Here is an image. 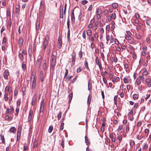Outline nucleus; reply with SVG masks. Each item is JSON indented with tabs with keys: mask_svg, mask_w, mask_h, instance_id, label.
<instances>
[{
	"mask_svg": "<svg viewBox=\"0 0 151 151\" xmlns=\"http://www.w3.org/2000/svg\"><path fill=\"white\" fill-rule=\"evenodd\" d=\"M144 132L145 133L147 134V136L149 132V129H145Z\"/></svg>",
	"mask_w": 151,
	"mask_h": 151,
	"instance_id": "5fc2aeb1",
	"label": "nucleus"
},
{
	"mask_svg": "<svg viewBox=\"0 0 151 151\" xmlns=\"http://www.w3.org/2000/svg\"><path fill=\"white\" fill-rule=\"evenodd\" d=\"M62 115V113L60 111L59 113L58 116V119L59 120L61 118Z\"/></svg>",
	"mask_w": 151,
	"mask_h": 151,
	"instance_id": "8fccbe9b",
	"label": "nucleus"
},
{
	"mask_svg": "<svg viewBox=\"0 0 151 151\" xmlns=\"http://www.w3.org/2000/svg\"><path fill=\"white\" fill-rule=\"evenodd\" d=\"M37 79H33V81L32 82V89H34L35 88L36 86V82Z\"/></svg>",
	"mask_w": 151,
	"mask_h": 151,
	"instance_id": "6ab92c4d",
	"label": "nucleus"
},
{
	"mask_svg": "<svg viewBox=\"0 0 151 151\" xmlns=\"http://www.w3.org/2000/svg\"><path fill=\"white\" fill-rule=\"evenodd\" d=\"M33 111L31 109L29 113L28 120L29 122H30L33 118Z\"/></svg>",
	"mask_w": 151,
	"mask_h": 151,
	"instance_id": "423d86ee",
	"label": "nucleus"
},
{
	"mask_svg": "<svg viewBox=\"0 0 151 151\" xmlns=\"http://www.w3.org/2000/svg\"><path fill=\"white\" fill-rule=\"evenodd\" d=\"M143 138L142 134L141 135H138L137 137V138L138 140H140Z\"/></svg>",
	"mask_w": 151,
	"mask_h": 151,
	"instance_id": "ea45409f",
	"label": "nucleus"
},
{
	"mask_svg": "<svg viewBox=\"0 0 151 151\" xmlns=\"http://www.w3.org/2000/svg\"><path fill=\"white\" fill-rule=\"evenodd\" d=\"M110 20H111V18L113 19H115L116 18V14L115 13H113L112 14L111 16H110Z\"/></svg>",
	"mask_w": 151,
	"mask_h": 151,
	"instance_id": "473e14b6",
	"label": "nucleus"
},
{
	"mask_svg": "<svg viewBox=\"0 0 151 151\" xmlns=\"http://www.w3.org/2000/svg\"><path fill=\"white\" fill-rule=\"evenodd\" d=\"M9 110L10 111V114H12L14 112L13 107L12 106H10Z\"/></svg>",
	"mask_w": 151,
	"mask_h": 151,
	"instance_id": "a19ab883",
	"label": "nucleus"
},
{
	"mask_svg": "<svg viewBox=\"0 0 151 151\" xmlns=\"http://www.w3.org/2000/svg\"><path fill=\"white\" fill-rule=\"evenodd\" d=\"M64 140L63 139H62V141L60 143V145L63 148L64 147Z\"/></svg>",
	"mask_w": 151,
	"mask_h": 151,
	"instance_id": "603ef678",
	"label": "nucleus"
},
{
	"mask_svg": "<svg viewBox=\"0 0 151 151\" xmlns=\"http://www.w3.org/2000/svg\"><path fill=\"white\" fill-rule=\"evenodd\" d=\"M76 60V55H72V66L74 65Z\"/></svg>",
	"mask_w": 151,
	"mask_h": 151,
	"instance_id": "4468645a",
	"label": "nucleus"
},
{
	"mask_svg": "<svg viewBox=\"0 0 151 151\" xmlns=\"http://www.w3.org/2000/svg\"><path fill=\"white\" fill-rule=\"evenodd\" d=\"M146 22L147 24L150 25V24L151 23V19L147 17L146 19Z\"/></svg>",
	"mask_w": 151,
	"mask_h": 151,
	"instance_id": "aec40b11",
	"label": "nucleus"
},
{
	"mask_svg": "<svg viewBox=\"0 0 151 151\" xmlns=\"http://www.w3.org/2000/svg\"><path fill=\"white\" fill-rule=\"evenodd\" d=\"M72 77V76H69L67 77L66 78H65V81H69L71 78Z\"/></svg>",
	"mask_w": 151,
	"mask_h": 151,
	"instance_id": "49530a36",
	"label": "nucleus"
},
{
	"mask_svg": "<svg viewBox=\"0 0 151 151\" xmlns=\"http://www.w3.org/2000/svg\"><path fill=\"white\" fill-rule=\"evenodd\" d=\"M84 65L86 68L87 69L89 70V68L88 66V63L86 61H85Z\"/></svg>",
	"mask_w": 151,
	"mask_h": 151,
	"instance_id": "c03bdc74",
	"label": "nucleus"
},
{
	"mask_svg": "<svg viewBox=\"0 0 151 151\" xmlns=\"http://www.w3.org/2000/svg\"><path fill=\"white\" fill-rule=\"evenodd\" d=\"M78 55H79L80 58L81 59L83 57V52H82L81 50H80L79 52Z\"/></svg>",
	"mask_w": 151,
	"mask_h": 151,
	"instance_id": "a18cd8bd",
	"label": "nucleus"
},
{
	"mask_svg": "<svg viewBox=\"0 0 151 151\" xmlns=\"http://www.w3.org/2000/svg\"><path fill=\"white\" fill-rule=\"evenodd\" d=\"M21 53L22 54H24V55H27V52L25 50H24V49H23L22 50Z\"/></svg>",
	"mask_w": 151,
	"mask_h": 151,
	"instance_id": "0e129e2a",
	"label": "nucleus"
},
{
	"mask_svg": "<svg viewBox=\"0 0 151 151\" xmlns=\"http://www.w3.org/2000/svg\"><path fill=\"white\" fill-rule=\"evenodd\" d=\"M144 79V77L143 76H139L136 80V82L137 85H139L141 83V80H142L143 81Z\"/></svg>",
	"mask_w": 151,
	"mask_h": 151,
	"instance_id": "f03ea898",
	"label": "nucleus"
},
{
	"mask_svg": "<svg viewBox=\"0 0 151 151\" xmlns=\"http://www.w3.org/2000/svg\"><path fill=\"white\" fill-rule=\"evenodd\" d=\"M68 30L67 33V38L68 41H69L70 40V29H68Z\"/></svg>",
	"mask_w": 151,
	"mask_h": 151,
	"instance_id": "c756f323",
	"label": "nucleus"
},
{
	"mask_svg": "<svg viewBox=\"0 0 151 151\" xmlns=\"http://www.w3.org/2000/svg\"><path fill=\"white\" fill-rule=\"evenodd\" d=\"M101 13V10L99 9H98L96 11V18L98 19H100L101 17L100 14Z\"/></svg>",
	"mask_w": 151,
	"mask_h": 151,
	"instance_id": "9d476101",
	"label": "nucleus"
},
{
	"mask_svg": "<svg viewBox=\"0 0 151 151\" xmlns=\"http://www.w3.org/2000/svg\"><path fill=\"white\" fill-rule=\"evenodd\" d=\"M98 22H96L94 24L93 26V28L94 30H96L97 28L98 25Z\"/></svg>",
	"mask_w": 151,
	"mask_h": 151,
	"instance_id": "bb28decb",
	"label": "nucleus"
},
{
	"mask_svg": "<svg viewBox=\"0 0 151 151\" xmlns=\"http://www.w3.org/2000/svg\"><path fill=\"white\" fill-rule=\"evenodd\" d=\"M41 62V57H40V58H38L37 59L36 63V66L37 68H40Z\"/></svg>",
	"mask_w": 151,
	"mask_h": 151,
	"instance_id": "0eeeda50",
	"label": "nucleus"
},
{
	"mask_svg": "<svg viewBox=\"0 0 151 151\" xmlns=\"http://www.w3.org/2000/svg\"><path fill=\"white\" fill-rule=\"evenodd\" d=\"M22 68L23 70L24 71L26 69V66L25 62H23L22 64Z\"/></svg>",
	"mask_w": 151,
	"mask_h": 151,
	"instance_id": "58836bf2",
	"label": "nucleus"
},
{
	"mask_svg": "<svg viewBox=\"0 0 151 151\" xmlns=\"http://www.w3.org/2000/svg\"><path fill=\"white\" fill-rule=\"evenodd\" d=\"M38 143L37 141H35L33 143V148H35L37 147L38 145Z\"/></svg>",
	"mask_w": 151,
	"mask_h": 151,
	"instance_id": "a878e982",
	"label": "nucleus"
},
{
	"mask_svg": "<svg viewBox=\"0 0 151 151\" xmlns=\"http://www.w3.org/2000/svg\"><path fill=\"white\" fill-rule=\"evenodd\" d=\"M49 38L47 35L45 36V39L43 43V45H46L48 46Z\"/></svg>",
	"mask_w": 151,
	"mask_h": 151,
	"instance_id": "6e6552de",
	"label": "nucleus"
},
{
	"mask_svg": "<svg viewBox=\"0 0 151 151\" xmlns=\"http://www.w3.org/2000/svg\"><path fill=\"white\" fill-rule=\"evenodd\" d=\"M6 114H8L10 115L11 114H10V111L9 108L7 109L6 110Z\"/></svg>",
	"mask_w": 151,
	"mask_h": 151,
	"instance_id": "13d9d810",
	"label": "nucleus"
},
{
	"mask_svg": "<svg viewBox=\"0 0 151 151\" xmlns=\"http://www.w3.org/2000/svg\"><path fill=\"white\" fill-rule=\"evenodd\" d=\"M106 44H109V41L110 40L109 36V35H106Z\"/></svg>",
	"mask_w": 151,
	"mask_h": 151,
	"instance_id": "c9c22d12",
	"label": "nucleus"
},
{
	"mask_svg": "<svg viewBox=\"0 0 151 151\" xmlns=\"http://www.w3.org/2000/svg\"><path fill=\"white\" fill-rule=\"evenodd\" d=\"M48 67V64L47 63L46 61H44V63L43 65V69L45 70H46Z\"/></svg>",
	"mask_w": 151,
	"mask_h": 151,
	"instance_id": "dca6fc26",
	"label": "nucleus"
},
{
	"mask_svg": "<svg viewBox=\"0 0 151 151\" xmlns=\"http://www.w3.org/2000/svg\"><path fill=\"white\" fill-rule=\"evenodd\" d=\"M53 129V127H52L51 126H50L49 127L48 129V132L49 133H51Z\"/></svg>",
	"mask_w": 151,
	"mask_h": 151,
	"instance_id": "79ce46f5",
	"label": "nucleus"
},
{
	"mask_svg": "<svg viewBox=\"0 0 151 151\" xmlns=\"http://www.w3.org/2000/svg\"><path fill=\"white\" fill-rule=\"evenodd\" d=\"M58 43L59 44V46L60 47L62 46V38L61 36H59L58 37Z\"/></svg>",
	"mask_w": 151,
	"mask_h": 151,
	"instance_id": "ddd939ff",
	"label": "nucleus"
},
{
	"mask_svg": "<svg viewBox=\"0 0 151 151\" xmlns=\"http://www.w3.org/2000/svg\"><path fill=\"white\" fill-rule=\"evenodd\" d=\"M70 21L68 18L67 22V25L68 29H70Z\"/></svg>",
	"mask_w": 151,
	"mask_h": 151,
	"instance_id": "3c124183",
	"label": "nucleus"
},
{
	"mask_svg": "<svg viewBox=\"0 0 151 151\" xmlns=\"http://www.w3.org/2000/svg\"><path fill=\"white\" fill-rule=\"evenodd\" d=\"M145 82L147 86L150 88L151 87V80L149 78H147L145 80Z\"/></svg>",
	"mask_w": 151,
	"mask_h": 151,
	"instance_id": "1a4fd4ad",
	"label": "nucleus"
},
{
	"mask_svg": "<svg viewBox=\"0 0 151 151\" xmlns=\"http://www.w3.org/2000/svg\"><path fill=\"white\" fill-rule=\"evenodd\" d=\"M22 129V127L21 126H19L18 127V130H17V132H21V131Z\"/></svg>",
	"mask_w": 151,
	"mask_h": 151,
	"instance_id": "864d4df0",
	"label": "nucleus"
},
{
	"mask_svg": "<svg viewBox=\"0 0 151 151\" xmlns=\"http://www.w3.org/2000/svg\"><path fill=\"white\" fill-rule=\"evenodd\" d=\"M91 97L90 96V95H89L88 96V100H87V104L88 105H89L90 104L91 101Z\"/></svg>",
	"mask_w": 151,
	"mask_h": 151,
	"instance_id": "72a5a7b5",
	"label": "nucleus"
},
{
	"mask_svg": "<svg viewBox=\"0 0 151 151\" xmlns=\"http://www.w3.org/2000/svg\"><path fill=\"white\" fill-rule=\"evenodd\" d=\"M112 6L114 8H116L118 7V5L117 4L114 3L112 4Z\"/></svg>",
	"mask_w": 151,
	"mask_h": 151,
	"instance_id": "6e6d98bb",
	"label": "nucleus"
},
{
	"mask_svg": "<svg viewBox=\"0 0 151 151\" xmlns=\"http://www.w3.org/2000/svg\"><path fill=\"white\" fill-rule=\"evenodd\" d=\"M114 42H115V44H116V45H119V41H118V40L116 38L115 39Z\"/></svg>",
	"mask_w": 151,
	"mask_h": 151,
	"instance_id": "052dcab7",
	"label": "nucleus"
},
{
	"mask_svg": "<svg viewBox=\"0 0 151 151\" xmlns=\"http://www.w3.org/2000/svg\"><path fill=\"white\" fill-rule=\"evenodd\" d=\"M41 102L42 103L40 105L39 111L40 113L42 112L44 110L45 105L44 99H42Z\"/></svg>",
	"mask_w": 151,
	"mask_h": 151,
	"instance_id": "7ed1b4c3",
	"label": "nucleus"
},
{
	"mask_svg": "<svg viewBox=\"0 0 151 151\" xmlns=\"http://www.w3.org/2000/svg\"><path fill=\"white\" fill-rule=\"evenodd\" d=\"M133 97L134 99L136 100L138 97V95L137 94H134L133 95Z\"/></svg>",
	"mask_w": 151,
	"mask_h": 151,
	"instance_id": "4c0bfd02",
	"label": "nucleus"
},
{
	"mask_svg": "<svg viewBox=\"0 0 151 151\" xmlns=\"http://www.w3.org/2000/svg\"><path fill=\"white\" fill-rule=\"evenodd\" d=\"M73 97V93H71L69 95V102L70 103L71 102Z\"/></svg>",
	"mask_w": 151,
	"mask_h": 151,
	"instance_id": "cd10ccee",
	"label": "nucleus"
},
{
	"mask_svg": "<svg viewBox=\"0 0 151 151\" xmlns=\"http://www.w3.org/2000/svg\"><path fill=\"white\" fill-rule=\"evenodd\" d=\"M72 23H74L75 21V17L74 13V10H72V12L71 16Z\"/></svg>",
	"mask_w": 151,
	"mask_h": 151,
	"instance_id": "f8f14e48",
	"label": "nucleus"
},
{
	"mask_svg": "<svg viewBox=\"0 0 151 151\" xmlns=\"http://www.w3.org/2000/svg\"><path fill=\"white\" fill-rule=\"evenodd\" d=\"M123 129V127L122 125L119 126L118 129H117V131L118 132H121L122 131V130Z\"/></svg>",
	"mask_w": 151,
	"mask_h": 151,
	"instance_id": "7c9ffc66",
	"label": "nucleus"
},
{
	"mask_svg": "<svg viewBox=\"0 0 151 151\" xmlns=\"http://www.w3.org/2000/svg\"><path fill=\"white\" fill-rule=\"evenodd\" d=\"M138 107V104L137 103H136L135 104L134 106V109H137Z\"/></svg>",
	"mask_w": 151,
	"mask_h": 151,
	"instance_id": "e2e57ef3",
	"label": "nucleus"
},
{
	"mask_svg": "<svg viewBox=\"0 0 151 151\" xmlns=\"http://www.w3.org/2000/svg\"><path fill=\"white\" fill-rule=\"evenodd\" d=\"M88 2V1L86 0H84L82 1V5H84L87 4Z\"/></svg>",
	"mask_w": 151,
	"mask_h": 151,
	"instance_id": "4d7b16f0",
	"label": "nucleus"
},
{
	"mask_svg": "<svg viewBox=\"0 0 151 151\" xmlns=\"http://www.w3.org/2000/svg\"><path fill=\"white\" fill-rule=\"evenodd\" d=\"M40 24V20H37L36 23V28L37 30L39 28Z\"/></svg>",
	"mask_w": 151,
	"mask_h": 151,
	"instance_id": "f3484780",
	"label": "nucleus"
},
{
	"mask_svg": "<svg viewBox=\"0 0 151 151\" xmlns=\"http://www.w3.org/2000/svg\"><path fill=\"white\" fill-rule=\"evenodd\" d=\"M123 81L124 83H127L128 82V80L127 78H124L123 79Z\"/></svg>",
	"mask_w": 151,
	"mask_h": 151,
	"instance_id": "680f3d73",
	"label": "nucleus"
},
{
	"mask_svg": "<svg viewBox=\"0 0 151 151\" xmlns=\"http://www.w3.org/2000/svg\"><path fill=\"white\" fill-rule=\"evenodd\" d=\"M16 131V129L14 127H11L9 131L10 132L12 133H13L14 134L15 133Z\"/></svg>",
	"mask_w": 151,
	"mask_h": 151,
	"instance_id": "a211bd4d",
	"label": "nucleus"
},
{
	"mask_svg": "<svg viewBox=\"0 0 151 151\" xmlns=\"http://www.w3.org/2000/svg\"><path fill=\"white\" fill-rule=\"evenodd\" d=\"M92 89V84L89 81L88 83V90L90 91Z\"/></svg>",
	"mask_w": 151,
	"mask_h": 151,
	"instance_id": "5701e85b",
	"label": "nucleus"
},
{
	"mask_svg": "<svg viewBox=\"0 0 151 151\" xmlns=\"http://www.w3.org/2000/svg\"><path fill=\"white\" fill-rule=\"evenodd\" d=\"M95 62L96 64L98 65L101 64V63L99 61V59L98 57H96V58Z\"/></svg>",
	"mask_w": 151,
	"mask_h": 151,
	"instance_id": "f704fd0d",
	"label": "nucleus"
},
{
	"mask_svg": "<svg viewBox=\"0 0 151 151\" xmlns=\"http://www.w3.org/2000/svg\"><path fill=\"white\" fill-rule=\"evenodd\" d=\"M6 15L9 17L11 16V14L10 10L9 9L7 10L6 11Z\"/></svg>",
	"mask_w": 151,
	"mask_h": 151,
	"instance_id": "de8ad7c7",
	"label": "nucleus"
},
{
	"mask_svg": "<svg viewBox=\"0 0 151 151\" xmlns=\"http://www.w3.org/2000/svg\"><path fill=\"white\" fill-rule=\"evenodd\" d=\"M126 132L127 133L129 130V128L128 125H127L126 127Z\"/></svg>",
	"mask_w": 151,
	"mask_h": 151,
	"instance_id": "69168bd1",
	"label": "nucleus"
},
{
	"mask_svg": "<svg viewBox=\"0 0 151 151\" xmlns=\"http://www.w3.org/2000/svg\"><path fill=\"white\" fill-rule=\"evenodd\" d=\"M9 73L8 69H6L4 70V77L6 79H8V76L9 75Z\"/></svg>",
	"mask_w": 151,
	"mask_h": 151,
	"instance_id": "39448f33",
	"label": "nucleus"
},
{
	"mask_svg": "<svg viewBox=\"0 0 151 151\" xmlns=\"http://www.w3.org/2000/svg\"><path fill=\"white\" fill-rule=\"evenodd\" d=\"M19 90V88L18 87H16L14 91V95L16 96Z\"/></svg>",
	"mask_w": 151,
	"mask_h": 151,
	"instance_id": "2f4dec72",
	"label": "nucleus"
},
{
	"mask_svg": "<svg viewBox=\"0 0 151 151\" xmlns=\"http://www.w3.org/2000/svg\"><path fill=\"white\" fill-rule=\"evenodd\" d=\"M82 37L83 38H84V39L86 38V32H85V31H84L83 33Z\"/></svg>",
	"mask_w": 151,
	"mask_h": 151,
	"instance_id": "338daca9",
	"label": "nucleus"
},
{
	"mask_svg": "<svg viewBox=\"0 0 151 151\" xmlns=\"http://www.w3.org/2000/svg\"><path fill=\"white\" fill-rule=\"evenodd\" d=\"M1 139L2 141V142L3 143H4L5 142V139L4 138V136L3 135L1 134Z\"/></svg>",
	"mask_w": 151,
	"mask_h": 151,
	"instance_id": "e433bc0d",
	"label": "nucleus"
},
{
	"mask_svg": "<svg viewBox=\"0 0 151 151\" xmlns=\"http://www.w3.org/2000/svg\"><path fill=\"white\" fill-rule=\"evenodd\" d=\"M141 36L139 34H137L136 38L138 39H140Z\"/></svg>",
	"mask_w": 151,
	"mask_h": 151,
	"instance_id": "774afa93",
	"label": "nucleus"
},
{
	"mask_svg": "<svg viewBox=\"0 0 151 151\" xmlns=\"http://www.w3.org/2000/svg\"><path fill=\"white\" fill-rule=\"evenodd\" d=\"M45 77L46 75L43 73V72L42 71H40V81L43 82Z\"/></svg>",
	"mask_w": 151,
	"mask_h": 151,
	"instance_id": "20e7f679",
	"label": "nucleus"
},
{
	"mask_svg": "<svg viewBox=\"0 0 151 151\" xmlns=\"http://www.w3.org/2000/svg\"><path fill=\"white\" fill-rule=\"evenodd\" d=\"M33 77V79H37L35 77V73L34 72H32L31 74V79H32V77Z\"/></svg>",
	"mask_w": 151,
	"mask_h": 151,
	"instance_id": "c85d7f7f",
	"label": "nucleus"
},
{
	"mask_svg": "<svg viewBox=\"0 0 151 151\" xmlns=\"http://www.w3.org/2000/svg\"><path fill=\"white\" fill-rule=\"evenodd\" d=\"M5 90L8 91H12V89L11 88H9V86H6L5 88Z\"/></svg>",
	"mask_w": 151,
	"mask_h": 151,
	"instance_id": "09e8293b",
	"label": "nucleus"
},
{
	"mask_svg": "<svg viewBox=\"0 0 151 151\" xmlns=\"http://www.w3.org/2000/svg\"><path fill=\"white\" fill-rule=\"evenodd\" d=\"M19 57L21 60L22 61L24 59V57L22 53H19Z\"/></svg>",
	"mask_w": 151,
	"mask_h": 151,
	"instance_id": "4be33fe9",
	"label": "nucleus"
},
{
	"mask_svg": "<svg viewBox=\"0 0 151 151\" xmlns=\"http://www.w3.org/2000/svg\"><path fill=\"white\" fill-rule=\"evenodd\" d=\"M64 124L63 122L61 123V126H60V130L61 131V130H62L64 128Z\"/></svg>",
	"mask_w": 151,
	"mask_h": 151,
	"instance_id": "37998d69",
	"label": "nucleus"
},
{
	"mask_svg": "<svg viewBox=\"0 0 151 151\" xmlns=\"http://www.w3.org/2000/svg\"><path fill=\"white\" fill-rule=\"evenodd\" d=\"M85 142L86 145H88L90 142L88 138L86 136L85 137Z\"/></svg>",
	"mask_w": 151,
	"mask_h": 151,
	"instance_id": "b1692460",
	"label": "nucleus"
},
{
	"mask_svg": "<svg viewBox=\"0 0 151 151\" xmlns=\"http://www.w3.org/2000/svg\"><path fill=\"white\" fill-rule=\"evenodd\" d=\"M56 57L52 54L51 58V60L50 63V67L54 70L56 65Z\"/></svg>",
	"mask_w": 151,
	"mask_h": 151,
	"instance_id": "f257e3e1",
	"label": "nucleus"
},
{
	"mask_svg": "<svg viewBox=\"0 0 151 151\" xmlns=\"http://www.w3.org/2000/svg\"><path fill=\"white\" fill-rule=\"evenodd\" d=\"M86 34L87 35L90 36L92 34L91 31L90 29H88L86 31Z\"/></svg>",
	"mask_w": 151,
	"mask_h": 151,
	"instance_id": "393cba45",
	"label": "nucleus"
},
{
	"mask_svg": "<svg viewBox=\"0 0 151 151\" xmlns=\"http://www.w3.org/2000/svg\"><path fill=\"white\" fill-rule=\"evenodd\" d=\"M8 94L7 93H6L4 95V99L5 101H7L8 100Z\"/></svg>",
	"mask_w": 151,
	"mask_h": 151,
	"instance_id": "412c9836",
	"label": "nucleus"
},
{
	"mask_svg": "<svg viewBox=\"0 0 151 151\" xmlns=\"http://www.w3.org/2000/svg\"><path fill=\"white\" fill-rule=\"evenodd\" d=\"M19 47V48L21 47L23 45V40L21 38H19L18 40Z\"/></svg>",
	"mask_w": 151,
	"mask_h": 151,
	"instance_id": "9b49d317",
	"label": "nucleus"
},
{
	"mask_svg": "<svg viewBox=\"0 0 151 151\" xmlns=\"http://www.w3.org/2000/svg\"><path fill=\"white\" fill-rule=\"evenodd\" d=\"M65 70H66V71H65V74L64 75V78L65 77L68 75V70L66 69Z\"/></svg>",
	"mask_w": 151,
	"mask_h": 151,
	"instance_id": "bf43d9fd",
	"label": "nucleus"
},
{
	"mask_svg": "<svg viewBox=\"0 0 151 151\" xmlns=\"http://www.w3.org/2000/svg\"><path fill=\"white\" fill-rule=\"evenodd\" d=\"M142 71H143L142 74L143 76H146L148 74V72L147 71L146 68H144L142 69Z\"/></svg>",
	"mask_w": 151,
	"mask_h": 151,
	"instance_id": "2eb2a0df",
	"label": "nucleus"
}]
</instances>
